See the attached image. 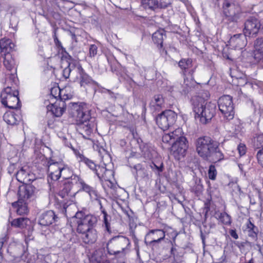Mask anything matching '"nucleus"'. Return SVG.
I'll return each mask as SVG.
<instances>
[{
    "label": "nucleus",
    "mask_w": 263,
    "mask_h": 263,
    "mask_svg": "<svg viewBox=\"0 0 263 263\" xmlns=\"http://www.w3.org/2000/svg\"><path fill=\"white\" fill-rule=\"evenodd\" d=\"M50 104L47 106L48 111H50L57 117H61L66 109V103L64 101H56L49 102Z\"/></svg>",
    "instance_id": "obj_18"
},
{
    "label": "nucleus",
    "mask_w": 263,
    "mask_h": 263,
    "mask_svg": "<svg viewBox=\"0 0 263 263\" xmlns=\"http://www.w3.org/2000/svg\"><path fill=\"white\" fill-rule=\"evenodd\" d=\"M74 183L75 182L72 180L71 176L70 180L65 182L61 187V189L60 190L59 193V195L63 198H65L66 196H68Z\"/></svg>",
    "instance_id": "obj_26"
},
{
    "label": "nucleus",
    "mask_w": 263,
    "mask_h": 263,
    "mask_svg": "<svg viewBox=\"0 0 263 263\" xmlns=\"http://www.w3.org/2000/svg\"><path fill=\"white\" fill-rule=\"evenodd\" d=\"M140 149L142 155L146 159H151L155 152L153 147L146 143L140 145Z\"/></svg>",
    "instance_id": "obj_29"
},
{
    "label": "nucleus",
    "mask_w": 263,
    "mask_h": 263,
    "mask_svg": "<svg viewBox=\"0 0 263 263\" xmlns=\"http://www.w3.org/2000/svg\"><path fill=\"white\" fill-rule=\"evenodd\" d=\"M195 144L198 154L203 159H212L220 161L223 159V155L219 148L220 143L210 137H199L196 140Z\"/></svg>",
    "instance_id": "obj_4"
},
{
    "label": "nucleus",
    "mask_w": 263,
    "mask_h": 263,
    "mask_svg": "<svg viewBox=\"0 0 263 263\" xmlns=\"http://www.w3.org/2000/svg\"><path fill=\"white\" fill-rule=\"evenodd\" d=\"M100 181H108L109 179L108 175L111 174V170H107L105 167L98 165L94 172Z\"/></svg>",
    "instance_id": "obj_24"
},
{
    "label": "nucleus",
    "mask_w": 263,
    "mask_h": 263,
    "mask_svg": "<svg viewBox=\"0 0 263 263\" xmlns=\"http://www.w3.org/2000/svg\"><path fill=\"white\" fill-rule=\"evenodd\" d=\"M30 223V220L25 217H17V228L24 229L29 226Z\"/></svg>",
    "instance_id": "obj_42"
},
{
    "label": "nucleus",
    "mask_w": 263,
    "mask_h": 263,
    "mask_svg": "<svg viewBox=\"0 0 263 263\" xmlns=\"http://www.w3.org/2000/svg\"><path fill=\"white\" fill-rule=\"evenodd\" d=\"M171 255L173 256L174 260H177L178 257L180 256L179 254L178 250L175 247L173 246L171 250Z\"/></svg>",
    "instance_id": "obj_54"
},
{
    "label": "nucleus",
    "mask_w": 263,
    "mask_h": 263,
    "mask_svg": "<svg viewBox=\"0 0 263 263\" xmlns=\"http://www.w3.org/2000/svg\"><path fill=\"white\" fill-rule=\"evenodd\" d=\"M192 192H194L197 196L201 194L203 191V185L200 183V180H196L195 184L192 187Z\"/></svg>",
    "instance_id": "obj_41"
},
{
    "label": "nucleus",
    "mask_w": 263,
    "mask_h": 263,
    "mask_svg": "<svg viewBox=\"0 0 263 263\" xmlns=\"http://www.w3.org/2000/svg\"><path fill=\"white\" fill-rule=\"evenodd\" d=\"M70 113L76 119L77 130L83 137L89 139L96 126L95 119L90 117L89 111L85 107L73 103L70 108Z\"/></svg>",
    "instance_id": "obj_3"
},
{
    "label": "nucleus",
    "mask_w": 263,
    "mask_h": 263,
    "mask_svg": "<svg viewBox=\"0 0 263 263\" xmlns=\"http://www.w3.org/2000/svg\"><path fill=\"white\" fill-rule=\"evenodd\" d=\"M77 155L79 158L81 162H84L90 170L95 172V169L97 168L98 165H97L93 161L86 158L80 153L77 154Z\"/></svg>",
    "instance_id": "obj_34"
},
{
    "label": "nucleus",
    "mask_w": 263,
    "mask_h": 263,
    "mask_svg": "<svg viewBox=\"0 0 263 263\" xmlns=\"http://www.w3.org/2000/svg\"><path fill=\"white\" fill-rule=\"evenodd\" d=\"M192 61L190 59H181L178 63V65L182 70H185L192 66Z\"/></svg>",
    "instance_id": "obj_43"
},
{
    "label": "nucleus",
    "mask_w": 263,
    "mask_h": 263,
    "mask_svg": "<svg viewBox=\"0 0 263 263\" xmlns=\"http://www.w3.org/2000/svg\"><path fill=\"white\" fill-rule=\"evenodd\" d=\"M39 160L41 161L43 165L48 167V181L49 183V179L51 181H57L61 176L64 179H67L65 173L68 171V169L65 167L63 164L58 162H54L53 160H48L44 155L41 153H37Z\"/></svg>",
    "instance_id": "obj_5"
},
{
    "label": "nucleus",
    "mask_w": 263,
    "mask_h": 263,
    "mask_svg": "<svg viewBox=\"0 0 263 263\" xmlns=\"http://www.w3.org/2000/svg\"><path fill=\"white\" fill-rule=\"evenodd\" d=\"M99 204L100 205V209L101 210V212L103 214V223L105 227L106 230L110 233L111 232L110 221L111 219V217L108 215L105 210V209L103 208L102 205L100 201H99Z\"/></svg>",
    "instance_id": "obj_33"
},
{
    "label": "nucleus",
    "mask_w": 263,
    "mask_h": 263,
    "mask_svg": "<svg viewBox=\"0 0 263 263\" xmlns=\"http://www.w3.org/2000/svg\"><path fill=\"white\" fill-rule=\"evenodd\" d=\"M165 234L163 230L156 229L150 230L146 235L144 242H148L149 245L154 243H159L165 238Z\"/></svg>",
    "instance_id": "obj_13"
},
{
    "label": "nucleus",
    "mask_w": 263,
    "mask_h": 263,
    "mask_svg": "<svg viewBox=\"0 0 263 263\" xmlns=\"http://www.w3.org/2000/svg\"><path fill=\"white\" fill-rule=\"evenodd\" d=\"M237 83L236 85L239 86H244L246 84H247V80L245 78L240 77L239 78H237Z\"/></svg>",
    "instance_id": "obj_55"
},
{
    "label": "nucleus",
    "mask_w": 263,
    "mask_h": 263,
    "mask_svg": "<svg viewBox=\"0 0 263 263\" xmlns=\"http://www.w3.org/2000/svg\"><path fill=\"white\" fill-rule=\"evenodd\" d=\"M174 134L173 133H168L164 134L162 138V140L163 142L166 143H170V145H172L173 144V140L172 137H173Z\"/></svg>",
    "instance_id": "obj_47"
},
{
    "label": "nucleus",
    "mask_w": 263,
    "mask_h": 263,
    "mask_svg": "<svg viewBox=\"0 0 263 263\" xmlns=\"http://www.w3.org/2000/svg\"><path fill=\"white\" fill-rule=\"evenodd\" d=\"M14 47V44L10 40L2 39L0 40L1 52L5 55L4 64L7 70L10 71L14 69L15 73H16Z\"/></svg>",
    "instance_id": "obj_6"
},
{
    "label": "nucleus",
    "mask_w": 263,
    "mask_h": 263,
    "mask_svg": "<svg viewBox=\"0 0 263 263\" xmlns=\"http://www.w3.org/2000/svg\"><path fill=\"white\" fill-rule=\"evenodd\" d=\"M89 56L90 57H94L97 54L98 47L96 45H91L89 47Z\"/></svg>",
    "instance_id": "obj_52"
},
{
    "label": "nucleus",
    "mask_w": 263,
    "mask_h": 263,
    "mask_svg": "<svg viewBox=\"0 0 263 263\" xmlns=\"http://www.w3.org/2000/svg\"><path fill=\"white\" fill-rule=\"evenodd\" d=\"M70 98V96L67 94H66L64 91L63 92H61L60 95V97L57 101H65L67 100H68Z\"/></svg>",
    "instance_id": "obj_56"
},
{
    "label": "nucleus",
    "mask_w": 263,
    "mask_h": 263,
    "mask_svg": "<svg viewBox=\"0 0 263 263\" xmlns=\"http://www.w3.org/2000/svg\"><path fill=\"white\" fill-rule=\"evenodd\" d=\"M255 50H263V38L256 39L254 43Z\"/></svg>",
    "instance_id": "obj_49"
},
{
    "label": "nucleus",
    "mask_w": 263,
    "mask_h": 263,
    "mask_svg": "<svg viewBox=\"0 0 263 263\" xmlns=\"http://www.w3.org/2000/svg\"><path fill=\"white\" fill-rule=\"evenodd\" d=\"M165 32L164 30H158L153 34L152 39L154 43L157 45L158 48L160 50H164L163 42L166 39Z\"/></svg>",
    "instance_id": "obj_22"
},
{
    "label": "nucleus",
    "mask_w": 263,
    "mask_h": 263,
    "mask_svg": "<svg viewBox=\"0 0 263 263\" xmlns=\"http://www.w3.org/2000/svg\"><path fill=\"white\" fill-rule=\"evenodd\" d=\"M237 149L240 156H243L246 154V147L245 144H240L237 147Z\"/></svg>",
    "instance_id": "obj_53"
},
{
    "label": "nucleus",
    "mask_w": 263,
    "mask_h": 263,
    "mask_svg": "<svg viewBox=\"0 0 263 263\" xmlns=\"http://www.w3.org/2000/svg\"><path fill=\"white\" fill-rule=\"evenodd\" d=\"M29 175V168L28 166H24L22 167L20 170L17 171V176H18L17 181L22 183H28L30 180V179L28 178Z\"/></svg>",
    "instance_id": "obj_28"
},
{
    "label": "nucleus",
    "mask_w": 263,
    "mask_h": 263,
    "mask_svg": "<svg viewBox=\"0 0 263 263\" xmlns=\"http://www.w3.org/2000/svg\"><path fill=\"white\" fill-rule=\"evenodd\" d=\"M171 3V0H158V10L167 8Z\"/></svg>",
    "instance_id": "obj_48"
},
{
    "label": "nucleus",
    "mask_w": 263,
    "mask_h": 263,
    "mask_svg": "<svg viewBox=\"0 0 263 263\" xmlns=\"http://www.w3.org/2000/svg\"><path fill=\"white\" fill-rule=\"evenodd\" d=\"M12 206L13 208V209H10L9 210V222L11 224V227H13L14 228H16V219H12V214L13 213L16 212V201H14L12 203Z\"/></svg>",
    "instance_id": "obj_39"
},
{
    "label": "nucleus",
    "mask_w": 263,
    "mask_h": 263,
    "mask_svg": "<svg viewBox=\"0 0 263 263\" xmlns=\"http://www.w3.org/2000/svg\"><path fill=\"white\" fill-rule=\"evenodd\" d=\"M260 21L253 16L249 17L245 23L243 33L248 37H253L258 32L260 28Z\"/></svg>",
    "instance_id": "obj_12"
},
{
    "label": "nucleus",
    "mask_w": 263,
    "mask_h": 263,
    "mask_svg": "<svg viewBox=\"0 0 263 263\" xmlns=\"http://www.w3.org/2000/svg\"><path fill=\"white\" fill-rule=\"evenodd\" d=\"M223 9L225 15L224 20L227 23H235L237 22L239 18V12L240 11L237 5L228 0H224L223 3Z\"/></svg>",
    "instance_id": "obj_11"
},
{
    "label": "nucleus",
    "mask_w": 263,
    "mask_h": 263,
    "mask_svg": "<svg viewBox=\"0 0 263 263\" xmlns=\"http://www.w3.org/2000/svg\"><path fill=\"white\" fill-rule=\"evenodd\" d=\"M63 92L64 90H61L59 87L51 88L49 98L50 101H51L53 102L54 99H56V101L58 100L59 97H60L61 93Z\"/></svg>",
    "instance_id": "obj_38"
},
{
    "label": "nucleus",
    "mask_w": 263,
    "mask_h": 263,
    "mask_svg": "<svg viewBox=\"0 0 263 263\" xmlns=\"http://www.w3.org/2000/svg\"><path fill=\"white\" fill-rule=\"evenodd\" d=\"M92 260L96 263H109L106 259V255L104 251L101 249L96 250L92 254Z\"/></svg>",
    "instance_id": "obj_30"
},
{
    "label": "nucleus",
    "mask_w": 263,
    "mask_h": 263,
    "mask_svg": "<svg viewBox=\"0 0 263 263\" xmlns=\"http://www.w3.org/2000/svg\"><path fill=\"white\" fill-rule=\"evenodd\" d=\"M139 67L135 64L134 66L129 67L127 70V76L129 77H133L139 71Z\"/></svg>",
    "instance_id": "obj_46"
},
{
    "label": "nucleus",
    "mask_w": 263,
    "mask_h": 263,
    "mask_svg": "<svg viewBox=\"0 0 263 263\" xmlns=\"http://www.w3.org/2000/svg\"><path fill=\"white\" fill-rule=\"evenodd\" d=\"M145 243L146 246H149L154 249V248H157L158 247V244L159 243H154L153 245H149L148 242H145Z\"/></svg>",
    "instance_id": "obj_64"
},
{
    "label": "nucleus",
    "mask_w": 263,
    "mask_h": 263,
    "mask_svg": "<svg viewBox=\"0 0 263 263\" xmlns=\"http://www.w3.org/2000/svg\"><path fill=\"white\" fill-rule=\"evenodd\" d=\"M216 218L223 224L230 226L232 223V218L227 213L224 212L216 214Z\"/></svg>",
    "instance_id": "obj_32"
},
{
    "label": "nucleus",
    "mask_w": 263,
    "mask_h": 263,
    "mask_svg": "<svg viewBox=\"0 0 263 263\" xmlns=\"http://www.w3.org/2000/svg\"><path fill=\"white\" fill-rule=\"evenodd\" d=\"M150 106L153 107L155 110H159L164 107V99L162 95H155L151 102Z\"/></svg>",
    "instance_id": "obj_25"
},
{
    "label": "nucleus",
    "mask_w": 263,
    "mask_h": 263,
    "mask_svg": "<svg viewBox=\"0 0 263 263\" xmlns=\"http://www.w3.org/2000/svg\"><path fill=\"white\" fill-rule=\"evenodd\" d=\"M102 92H107L109 95L110 98L114 100H115L116 99V95L110 90L106 88H103Z\"/></svg>",
    "instance_id": "obj_58"
},
{
    "label": "nucleus",
    "mask_w": 263,
    "mask_h": 263,
    "mask_svg": "<svg viewBox=\"0 0 263 263\" xmlns=\"http://www.w3.org/2000/svg\"><path fill=\"white\" fill-rule=\"evenodd\" d=\"M177 118V115L174 111L166 110L158 115L156 122L161 129L165 130L175 124Z\"/></svg>",
    "instance_id": "obj_8"
},
{
    "label": "nucleus",
    "mask_w": 263,
    "mask_h": 263,
    "mask_svg": "<svg viewBox=\"0 0 263 263\" xmlns=\"http://www.w3.org/2000/svg\"><path fill=\"white\" fill-rule=\"evenodd\" d=\"M15 115L16 114L14 111H7L4 115V120L8 124L14 125L16 124V122Z\"/></svg>",
    "instance_id": "obj_35"
},
{
    "label": "nucleus",
    "mask_w": 263,
    "mask_h": 263,
    "mask_svg": "<svg viewBox=\"0 0 263 263\" xmlns=\"http://www.w3.org/2000/svg\"><path fill=\"white\" fill-rule=\"evenodd\" d=\"M130 245L129 239L122 235L111 238L107 242L106 248L110 255L122 257L125 255V249Z\"/></svg>",
    "instance_id": "obj_7"
},
{
    "label": "nucleus",
    "mask_w": 263,
    "mask_h": 263,
    "mask_svg": "<svg viewBox=\"0 0 263 263\" xmlns=\"http://www.w3.org/2000/svg\"><path fill=\"white\" fill-rule=\"evenodd\" d=\"M77 231L81 234V238L86 244L95 243L98 238L96 230L94 228L97 223V218L91 215H86L82 211H78L75 214Z\"/></svg>",
    "instance_id": "obj_2"
},
{
    "label": "nucleus",
    "mask_w": 263,
    "mask_h": 263,
    "mask_svg": "<svg viewBox=\"0 0 263 263\" xmlns=\"http://www.w3.org/2000/svg\"><path fill=\"white\" fill-rule=\"evenodd\" d=\"M188 147L186 138L182 136L176 137L172 146V149L174 153L179 155L184 156Z\"/></svg>",
    "instance_id": "obj_14"
},
{
    "label": "nucleus",
    "mask_w": 263,
    "mask_h": 263,
    "mask_svg": "<svg viewBox=\"0 0 263 263\" xmlns=\"http://www.w3.org/2000/svg\"><path fill=\"white\" fill-rule=\"evenodd\" d=\"M181 129H177L175 130L174 132L171 133L174 134L173 137H172L173 142L176 141V137H180L179 136H178V134L181 133Z\"/></svg>",
    "instance_id": "obj_60"
},
{
    "label": "nucleus",
    "mask_w": 263,
    "mask_h": 263,
    "mask_svg": "<svg viewBox=\"0 0 263 263\" xmlns=\"http://www.w3.org/2000/svg\"><path fill=\"white\" fill-rule=\"evenodd\" d=\"M72 180L75 183H79L81 185V190L87 193L91 198L96 199L97 197V193L96 191L91 186L86 184L84 180L79 176L73 175H72Z\"/></svg>",
    "instance_id": "obj_20"
},
{
    "label": "nucleus",
    "mask_w": 263,
    "mask_h": 263,
    "mask_svg": "<svg viewBox=\"0 0 263 263\" xmlns=\"http://www.w3.org/2000/svg\"><path fill=\"white\" fill-rule=\"evenodd\" d=\"M15 98H16V95H15V91L12 93L11 87H7L1 92V99L2 104L9 108L16 109V104L15 105H8V102H14Z\"/></svg>",
    "instance_id": "obj_16"
},
{
    "label": "nucleus",
    "mask_w": 263,
    "mask_h": 263,
    "mask_svg": "<svg viewBox=\"0 0 263 263\" xmlns=\"http://www.w3.org/2000/svg\"><path fill=\"white\" fill-rule=\"evenodd\" d=\"M78 31L77 29H73L69 31V35L71 36L72 39L74 40L76 42H77L76 33Z\"/></svg>",
    "instance_id": "obj_59"
},
{
    "label": "nucleus",
    "mask_w": 263,
    "mask_h": 263,
    "mask_svg": "<svg viewBox=\"0 0 263 263\" xmlns=\"http://www.w3.org/2000/svg\"><path fill=\"white\" fill-rule=\"evenodd\" d=\"M154 166L156 169L158 171V173L162 172L163 170V163H161L160 166H157L155 164H153Z\"/></svg>",
    "instance_id": "obj_62"
},
{
    "label": "nucleus",
    "mask_w": 263,
    "mask_h": 263,
    "mask_svg": "<svg viewBox=\"0 0 263 263\" xmlns=\"http://www.w3.org/2000/svg\"><path fill=\"white\" fill-rule=\"evenodd\" d=\"M135 159L134 156H130L128 158V164L130 167H133L134 170L135 171L136 175L135 177L136 179L139 177L143 179H148V174L147 170L142 166L141 164H137L135 165H133L130 162Z\"/></svg>",
    "instance_id": "obj_21"
},
{
    "label": "nucleus",
    "mask_w": 263,
    "mask_h": 263,
    "mask_svg": "<svg viewBox=\"0 0 263 263\" xmlns=\"http://www.w3.org/2000/svg\"><path fill=\"white\" fill-rule=\"evenodd\" d=\"M256 157L258 164L263 167V147L258 151Z\"/></svg>",
    "instance_id": "obj_50"
},
{
    "label": "nucleus",
    "mask_w": 263,
    "mask_h": 263,
    "mask_svg": "<svg viewBox=\"0 0 263 263\" xmlns=\"http://www.w3.org/2000/svg\"><path fill=\"white\" fill-rule=\"evenodd\" d=\"M28 212L27 202L17 201V215H24Z\"/></svg>",
    "instance_id": "obj_40"
},
{
    "label": "nucleus",
    "mask_w": 263,
    "mask_h": 263,
    "mask_svg": "<svg viewBox=\"0 0 263 263\" xmlns=\"http://www.w3.org/2000/svg\"><path fill=\"white\" fill-rule=\"evenodd\" d=\"M201 86L193 80L184 79L183 84H178L172 87V92L179 95H186L189 93L197 92Z\"/></svg>",
    "instance_id": "obj_10"
},
{
    "label": "nucleus",
    "mask_w": 263,
    "mask_h": 263,
    "mask_svg": "<svg viewBox=\"0 0 263 263\" xmlns=\"http://www.w3.org/2000/svg\"><path fill=\"white\" fill-rule=\"evenodd\" d=\"M217 171L215 166L213 165H211L209 166L208 170V176L210 179L215 180L217 176Z\"/></svg>",
    "instance_id": "obj_45"
},
{
    "label": "nucleus",
    "mask_w": 263,
    "mask_h": 263,
    "mask_svg": "<svg viewBox=\"0 0 263 263\" xmlns=\"http://www.w3.org/2000/svg\"><path fill=\"white\" fill-rule=\"evenodd\" d=\"M253 146L255 149H262L263 148V134H256L254 138Z\"/></svg>",
    "instance_id": "obj_37"
},
{
    "label": "nucleus",
    "mask_w": 263,
    "mask_h": 263,
    "mask_svg": "<svg viewBox=\"0 0 263 263\" xmlns=\"http://www.w3.org/2000/svg\"><path fill=\"white\" fill-rule=\"evenodd\" d=\"M8 159L10 164L8 167V172L10 174L14 173L13 177H15L16 178V172H14V170L16 168V162L12 157L8 158Z\"/></svg>",
    "instance_id": "obj_44"
},
{
    "label": "nucleus",
    "mask_w": 263,
    "mask_h": 263,
    "mask_svg": "<svg viewBox=\"0 0 263 263\" xmlns=\"http://www.w3.org/2000/svg\"><path fill=\"white\" fill-rule=\"evenodd\" d=\"M218 105L219 110L227 120H230L234 118V107L231 96L224 95L221 97L218 100Z\"/></svg>",
    "instance_id": "obj_9"
},
{
    "label": "nucleus",
    "mask_w": 263,
    "mask_h": 263,
    "mask_svg": "<svg viewBox=\"0 0 263 263\" xmlns=\"http://www.w3.org/2000/svg\"><path fill=\"white\" fill-rule=\"evenodd\" d=\"M254 58L257 62L263 60V50H254Z\"/></svg>",
    "instance_id": "obj_51"
},
{
    "label": "nucleus",
    "mask_w": 263,
    "mask_h": 263,
    "mask_svg": "<svg viewBox=\"0 0 263 263\" xmlns=\"http://www.w3.org/2000/svg\"><path fill=\"white\" fill-rule=\"evenodd\" d=\"M71 72L67 66L63 70V76L65 79H67L69 77L70 74Z\"/></svg>",
    "instance_id": "obj_57"
},
{
    "label": "nucleus",
    "mask_w": 263,
    "mask_h": 263,
    "mask_svg": "<svg viewBox=\"0 0 263 263\" xmlns=\"http://www.w3.org/2000/svg\"><path fill=\"white\" fill-rule=\"evenodd\" d=\"M53 40H54V42L55 43V44L57 45V46H61V42L59 40L57 35H56V33L55 32H54V35L53 36Z\"/></svg>",
    "instance_id": "obj_63"
},
{
    "label": "nucleus",
    "mask_w": 263,
    "mask_h": 263,
    "mask_svg": "<svg viewBox=\"0 0 263 263\" xmlns=\"http://www.w3.org/2000/svg\"><path fill=\"white\" fill-rule=\"evenodd\" d=\"M229 234L233 238L237 239L238 238V235L236 233V231L235 230H230L229 231Z\"/></svg>",
    "instance_id": "obj_61"
},
{
    "label": "nucleus",
    "mask_w": 263,
    "mask_h": 263,
    "mask_svg": "<svg viewBox=\"0 0 263 263\" xmlns=\"http://www.w3.org/2000/svg\"><path fill=\"white\" fill-rule=\"evenodd\" d=\"M210 96L208 91L201 90L191 100L195 118H199L201 123L204 124L211 121L216 113V104L207 102Z\"/></svg>",
    "instance_id": "obj_1"
},
{
    "label": "nucleus",
    "mask_w": 263,
    "mask_h": 263,
    "mask_svg": "<svg viewBox=\"0 0 263 263\" xmlns=\"http://www.w3.org/2000/svg\"><path fill=\"white\" fill-rule=\"evenodd\" d=\"M79 74L80 85L81 87H85L86 86L91 85H98L97 82L93 81L92 79L84 71L83 68L80 70L78 73Z\"/></svg>",
    "instance_id": "obj_23"
},
{
    "label": "nucleus",
    "mask_w": 263,
    "mask_h": 263,
    "mask_svg": "<svg viewBox=\"0 0 263 263\" xmlns=\"http://www.w3.org/2000/svg\"><path fill=\"white\" fill-rule=\"evenodd\" d=\"M65 59H67V63L68 65L67 67L70 70L71 72L75 70L78 73L80 71V70L83 69L79 62L74 60L70 55H68L67 57L65 56Z\"/></svg>",
    "instance_id": "obj_27"
},
{
    "label": "nucleus",
    "mask_w": 263,
    "mask_h": 263,
    "mask_svg": "<svg viewBox=\"0 0 263 263\" xmlns=\"http://www.w3.org/2000/svg\"><path fill=\"white\" fill-rule=\"evenodd\" d=\"M141 5L145 9L154 11L158 10V0H141Z\"/></svg>",
    "instance_id": "obj_31"
},
{
    "label": "nucleus",
    "mask_w": 263,
    "mask_h": 263,
    "mask_svg": "<svg viewBox=\"0 0 263 263\" xmlns=\"http://www.w3.org/2000/svg\"><path fill=\"white\" fill-rule=\"evenodd\" d=\"M245 33L236 34L231 36L229 40V44L232 48L236 49H242L247 43V37Z\"/></svg>",
    "instance_id": "obj_19"
},
{
    "label": "nucleus",
    "mask_w": 263,
    "mask_h": 263,
    "mask_svg": "<svg viewBox=\"0 0 263 263\" xmlns=\"http://www.w3.org/2000/svg\"><path fill=\"white\" fill-rule=\"evenodd\" d=\"M58 218L53 211H47L43 213L39 216V224L42 226H48L57 222Z\"/></svg>",
    "instance_id": "obj_17"
},
{
    "label": "nucleus",
    "mask_w": 263,
    "mask_h": 263,
    "mask_svg": "<svg viewBox=\"0 0 263 263\" xmlns=\"http://www.w3.org/2000/svg\"><path fill=\"white\" fill-rule=\"evenodd\" d=\"M33 193L32 186L28 183H23L19 185L17 190V201L26 202Z\"/></svg>",
    "instance_id": "obj_15"
},
{
    "label": "nucleus",
    "mask_w": 263,
    "mask_h": 263,
    "mask_svg": "<svg viewBox=\"0 0 263 263\" xmlns=\"http://www.w3.org/2000/svg\"><path fill=\"white\" fill-rule=\"evenodd\" d=\"M247 227L248 235L253 239L257 238L258 228L250 220L248 221Z\"/></svg>",
    "instance_id": "obj_36"
}]
</instances>
